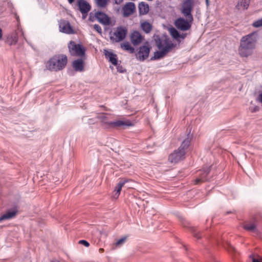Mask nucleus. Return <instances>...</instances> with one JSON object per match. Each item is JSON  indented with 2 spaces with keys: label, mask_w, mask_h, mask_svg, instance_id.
<instances>
[{
  "label": "nucleus",
  "mask_w": 262,
  "mask_h": 262,
  "mask_svg": "<svg viewBox=\"0 0 262 262\" xmlns=\"http://www.w3.org/2000/svg\"><path fill=\"white\" fill-rule=\"evenodd\" d=\"M18 30L20 31V32H21V35H22L23 38L27 41V40L24 36V33L23 30L19 28V27H18Z\"/></svg>",
  "instance_id": "39"
},
{
  "label": "nucleus",
  "mask_w": 262,
  "mask_h": 262,
  "mask_svg": "<svg viewBox=\"0 0 262 262\" xmlns=\"http://www.w3.org/2000/svg\"><path fill=\"white\" fill-rule=\"evenodd\" d=\"M117 66V69L118 72H119L121 73H122L124 72V70L123 69V68H122V67L121 66L117 64V66Z\"/></svg>",
  "instance_id": "35"
},
{
  "label": "nucleus",
  "mask_w": 262,
  "mask_h": 262,
  "mask_svg": "<svg viewBox=\"0 0 262 262\" xmlns=\"http://www.w3.org/2000/svg\"><path fill=\"white\" fill-rule=\"evenodd\" d=\"M192 21H189L186 18L180 17L174 21V25L176 28L181 31H187L191 26Z\"/></svg>",
  "instance_id": "8"
},
{
  "label": "nucleus",
  "mask_w": 262,
  "mask_h": 262,
  "mask_svg": "<svg viewBox=\"0 0 262 262\" xmlns=\"http://www.w3.org/2000/svg\"><path fill=\"white\" fill-rule=\"evenodd\" d=\"M143 37L138 31H134L130 36V40L132 43L136 46L140 44L143 40Z\"/></svg>",
  "instance_id": "15"
},
{
  "label": "nucleus",
  "mask_w": 262,
  "mask_h": 262,
  "mask_svg": "<svg viewBox=\"0 0 262 262\" xmlns=\"http://www.w3.org/2000/svg\"><path fill=\"white\" fill-rule=\"evenodd\" d=\"M52 262H58V261L55 260V261H53Z\"/></svg>",
  "instance_id": "47"
},
{
  "label": "nucleus",
  "mask_w": 262,
  "mask_h": 262,
  "mask_svg": "<svg viewBox=\"0 0 262 262\" xmlns=\"http://www.w3.org/2000/svg\"><path fill=\"white\" fill-rule=\"evenodd\" d=\"M59 27L60 31L63 33L70 34L74 32L72 27L68 21L61 20L59 23Z\"/></svg>",
  "instance_id": "14"
},
{
  "label": "nucleus",
  "mask_w": 262,
  "mask_h": 262,
  "mask_svg": "<svg viewBox=\"0 0 262 262\" xmlns=\"http://www.w3.org/2000/svg\"><path fill=\"white\" fill-rule=\"evenodd\" d=\"M115 4L120 5L122 2L123 0H113Z\"/></svg>",
  "instance_id": "40"
},
{
  "label": "nucleus",
  "mask_w": 262,
  "mask_h": 262,
  "mask_svg": "<svg viewBox=\"0 0 262 262\" xmlns=\"http://www.w3.org/2000/svg\"><path fill=\"white\" fill-rule=\"evenodd\" d=\"M126 237H123L121 238L120 239H119V240H118L115 244L116 247H121L122 245H123L125 243V242H126Z\"/></svg>",
  "instance_id": "29"
},
{
  "label": "nucleus",
  "mask_w": 262,
  "mask_h": 262,
  "mask_svg": "<svg viewBox=\"0 0 262 262\" xmlns=\"http://www.w3.org/2000/svg\"><path fill=\"white\" fill-rule=\"evenodd\" d=\"M79 243V244H82L86 247H88L90 246V244L85 240H80Z\"/></svg>",
  "instance_id": "34"
},
{
  "label": "nucleus",
  "mask_w": 262,
  "mask_h": 262,
  "mask_svg": "<svg viewBox=\"0 0 262 262\" xmlns=\"http://www.w3.org/2000/svg\"><path fill=\"white\" fill-rule=\"evenodd\" d=\"M252 262H261V261L259 260L258 259H256L255 258H253Z\"/></svg>",
  "instance_id": "43"
},
{
  "label": "nucleus",
  "mask_w": 262,
  "mask_h": 262,
  "mask_svg": "<svg viewBox=\"0 0 262 262\" xmlns=\"http://www.w3.org/2000/svg\"><path fill=\"white\" fill-rule=\"evenodd\" d=\"M4 5H7L9 8L12 7V4L9 0H6Z\"/></svg>",
  "instance_id": "37"
},
{
  "label": "nucleus",
  "mask_w": 262,
  "mask_h": 262,
  "mask_svg": "<svg viewBox=\"0 0 262 262\" xmlns=\"http://www.w3.org/2000/svg\"><path fill=\"white\" fill-rule=\"evenodd\" d=\"M73 67L76 71L81 72L83 70V62L81 59H77L73 62Z\"/></svg>",
  "instance_id": "21"
},
{
  "label": "nucleus",
  "mask_w": 262,
  "mask_h": 262,
  "mask_svg": "<svg viewBox=\"0 0 262 262\" xmlns=\"http://www.w3.org/2000/svg\"><path fill=\"white\" fill-rule=\"evenodd\" d=\"M193 3L191 0H186L182 6V13L186 18L189 21H193V16L191 14Z\"/></svg>",
  "instance_id": "6"
},
{
  "label": "nucleus",
  "mask_w": 262,
  "mask_h": 262,
  "mask_svg": "<svg viewBox=\"0 0 262 262\" xmlns=\"http://www.w3.org/2000/svg\"><path fill=\"white\" fill-rule=\"evenodd\" d=\"M105 56L108 61L114 66H117L118 59L117 55L106 50H104Z\"/></svg>",
  "instance_id": "16"
},
{
  "label": "nucleus",
  "mask_w": 262,
  "mask_h": 262,
  "mask_svg": "<svg viewBox=\"0 0 262 262\" xmlns=\"http://www.w3.org/2000/svg\"><path fill=\"white\" fill-rule=\"evenodd\" d=\"M250 0H241V3H243V9H247L249 5Z\"/></svg>",
  "instance_id": "31"
},
{
  "label": "nucleus",
  "mask_w": 262,
  "mask_h": 262,
  "mask_svg": "<svg viewBox=\"0 0 262 262\" xmlns=\"http://www.w3.org/2000/svg\"><path fill=\"white\" fill-rule=\"evenodd\" d=\"M138 9L140 15H145L149 12V5L146 3L142 2L139 4Z\"/></svg>",
  "instance_id": "19"
},
{
  "label": "nucleus",
  "mask_w": 262,
  "mask_h": 262,
  "mask_svg": "<svg viewBox=\"0 0 262 262\" xmlns=\"http://www.w3.org/2000/svg\"><path fill=\"white\" fill-rule=\"evenodd\" d=\"M94 29L98 32L99 33H102V29L101 27L99 25H94Z\"/></svg>",
  "instance_id": "33"
},
{
  "label": "nucleus",
  "mask_w": 262,
  "mask_h": 262,
  "mask_svg": "<svg viewBox=\"0 0 262 262\" xmlns=\"http://www.w3.org/2000/svg\"><path fill=\"white\" fill-rule=\"evenodd\" d=\"M193 235H194V236H195L197 238H200V236L199 235V233L198 232H195V231H194Z\"/></svg>",
  "instance_id": "41"
},
{
  "label": "nucleus",
  "mask_w": 262,
  "mask_h": 262,
  "mask_svg": "<svg viewBox=\"0 0 262 262\" xmlns=\"http://www.w3.org/2000/svg\"><path fill=\"white\" fill-rule=\"evenodd\" d=\"M95 16L97 20L104 25H109L111 24L110 18L104 13L98 11L95 14Z\"/></svg>",
  "instance_id": "13"
},
{
  "label": "nucleus",
  "mask_w": 262,
  "mask_h": 262,
  "mask_svg": "<svg viewBox=\"0 0 262 262\" xmlns=\"http://www.w3.org/2000/svg\"><path fill=\"white\" fill-rule=\"evenodd\" d=\"M169 32L171 36L175 39L178 40L179 38H184L185 36H181L178 31L174 28H171L169 29Z\"/></svg>",
  "instance_id": "24"
},
{
  "label": "nucleus",
  "mask_w": 262,
  "mask_h": 262,
  "mask_svg": "<svg viewBox=\"0 0 262 262\" xmlns=\"http://www.w3.org/2000/svg\"><path fill=\"white\" fill-rule=\"evenodd\" d=\"M109 0H95L97 6L99 8H104L106 7Z\"/></svg>",
  "instance_id": "28"
},
{
  "label": "nucleus",
  "mask_w": 262,
  "mask_h": 262,
  "mask_svg": "<svg viewBox=\"0 0 262 262\" xmlns=\"http://www.w3.org/2000/svg\"><path fill=\"white\" fill-rule=\"evenodd\" d=\"M128 182V180L127 179H124V180H121L116 186L115 187V193L113 195V198L114 199H117L118 196L120 195V192L121 191L122 187L125 185V184Z\"/></svg>",
  "instance_id": "17"
},
{
  "label": "nucleus",
  "mask_w": 262,
  "mask_h": 262,
  "mask_svg": "<svg viewBox=\"0 0 262 262\" xmlns=\"http://www.w3.org/2000/svg\"><path fill=\"white\" fill-rule=\"evenodd\" d=\"M102 119V121L108 124L110 126L112 127H119V126H129L132 125V123L129 120H117L116 121H107L106 119V116L105 115H101L100 116Z\"/></svg>",
  "instance_id": "7"
},
{
  "label": "nucleus",
  "mask_w": 262,
  "mask_h": 262,
  "mask_svg": "<svg viewBox=\"0 0 262 262\" xmlns=\"http://www.w3.org/2000/svg\"><path fill=\"white\" fill-rule=\"evenodd\" d=\"M258 39V34L253 32L243 36L240 40L238 52L242 57H247L251 55L255 48Z\"/></svg>",
  "instance_id": "1"
},
{
  "label": "nucleus",
  "mask_w": 262,
  "mask_h": 262,
  "mask_svg": "<svg viewBox=\"0 0 262 262\" xmlns=\"http://www.w3.org/2000/svg\"><path fill=\"white\" fill-rule=\"evenodd\" d=\"M253 26L255 28H259L262 26V18L255 20L253 23Z\"/></svg>",
  "instance_id": "30"
},
{
  "label": "nucleus",
  "mask_w": 262,
  "mask_h": 262,
  "mask_svg": "<svg viewBox=\"0 0 262 262\" xmlns=\"http://www.w3.org/2000/svg\"><path fill=\"white\" fill-rule=\"evenodd\" d=\"M67 61V57L64 55H55L47 62L46 67L50 71H60L65 68Z\"/></svg>",
  "instance_id": "3"
},
{
  "label": "nucleus",
  "mask_w": 262,
  "mask_h": 262,
  "mask_svg": "<svg viewBox=\"0 0 262 262\" xmlns=\"http://www.w3.org/2000/svg\"><path fill=\"white\" fill-rule=\"evenodd\" d=\"M191 137L192 135L189 132L187 138L183 141L180 147L169 156L168 160L170 163H177L185 158L186 150L189 147Z\"/></svg>",
  "instance_id": "2"
},
{
  "label": "nucleus",
  "mask_w": 262,
  "mask_h": 262,
  "mask_svg": "<svg viewBox=\"0 0 262 262\" xmlns=\"http://www.w3.org/2000/svg\"><path fill=\"white\" fill-rule=\"evenodd\" d=\"M141 27L143 31L146 33H149L152 29V25L146 21L141 23Z\"/></svg>",
  "instance_id": "25"
},
{
  "label": "nucleus",
  "mask_w": 262,
  "mask_h": 262,
  "mask_svg": "<svg viewBox=\"0 0 262 262\" xmlns=\"http://www.w3.org/2000/svg\"><path fill=\"white\" fill-rule=\"evenodd\" d=\"M210 171L209 168H204L201 171L200 178L196 179L195 180V184H198L201 181L207 180L206 177Z\"/></svg>",
  "instance_id": "20"
},
{
  "label": "nucleus",
  "mask_w": 262,
  "mask_h": 262,
  "mask_svg": "<svg viewBox=\"0 0 262 262\" xmlns=\"http://www.w3.org/2000/svg\"><path fill=\"white\" fill-rule=\"evenodd\" d=\"M70 4H72L75 0H68Z\"/></svg>",
  "instance_id": "44"
},
{
  "label": "nucleus",
  "mask_w": 262,
  "mask_h": 262,
  "mask_svg": "<svg viewBox=\"0 0 262 262\" xmlns=\"http://www.w3.org/2000/svg\"><path fill=\"white\" fill-rule=\"evenodd\" d=\"M206 3H207V5L208 4V0H206Z\"/></svg>",
  "instance_id": "46"
},
{
  "label": "nucleus",
  "mask_w": 262,
  "mask_h": 262,
  "mask_svg": "<svg viewBox=\"0 0 262 262\" xmlns=\"http://www.w3.org/2000/svg\"><path fill=\"white\" fill-rule=\"evenodd\" d=\"M249 110L251 112H257L259 110V107L256 105L251 106L250 107Z\"/></svg>",
  "instance_id": "32"
},
{
  "label": "nucleus",
  "mask_w": 262,
  "mask_h": 262,
  "mask_svg": "<svg viewBox=\"0 0 262 262\" xmlns=\"http://www.w3.org/2000/svg\"><path fill=\"white\" fill-rule=\"evenodd\" d=\"M18 41V34L16 32L9 34L7 37L6 42L10 46L15 45Z\"/></svg>",
  "instance_id": "18"
},
{
  "label": "nucleus",
  "mask_w": 262,
  "mask_h": 262,
  "mask_svg": "<svg viewBox=\"0 0 262 262\" xmlns=\"http://www.w3.org/2000/svg\"><path fill=\"white\" fill-rule=\"evenodd\" d=\"M257 100L262 103V93L258 95Z\"/></svg>",
  "instance_id": "38"
},
{
  "label": "nucleus",
  "mask_w": 262,
  "mask_h": 262,
  "mask_svg": "<svg viewBox=\"0 0 262 262\" xmlns=\"http://www.w3.org/2000/svg\"><path fill=\"white\" fill-rule=\"evenodd\" d=\"M3 37V31L2 29L0 28V40L2 39Z\"/></svg>",
  "instance_id": "42"
},
{
  "label": "nucleus",
  "mask_w": 262,
  "mask_h": 262,
  "mask_svg": "<svg viewBox=\"0 0 262 262\" xmlns=\"http://www.w3.org/2000/svg\"><path fill=\"white\" fill-rule=\"evenodd\" d=\"M99 251H100V252H103L104 251V249H103V248H100V249H99Z\"/></svg>",
  "instance_id": "45"
},
{
  "label": "nucleus",
  "mask_w": 262,
  "mask_h": 262,
  "mask_svg": "<svg viewBox=\"0 0 262 262\" xmlns=\"http://www.w3.org/2000/svg\"><path fill=\"white\" fill-rule=\"evenodd\" d=\"M78 10L82 13L83 19H85L88 13L91 10V7L90 5L85 0H78Z\"/></svg>",
  "instance_id": "10"
},
{
  "label": "nucleus",
  "mask_w": 262,
  "mask_h": 262,
  "mask_svg": "<svg viewBox=\"0 0 262 262\" xmlns=\"http://www.w3.org/2000/svg\"><path fill=\"white\" fill-rule=\"evenodd\" d=\"M121 47L123 50L128 51L130 53H133L135 52V49L128 42L122 43Z\"/></svg>",
  "instance_id": "27"
},
{
  "label": "nucleus",
  "mask_w": 262,
  "mask_h": 262,
  "mask_svg": "<svg viewBox=\"0 0 262 262\" xmlns=\"http://www.w3.org/2000/svg\"><path fill=\"white\" fill-rule=\"evenodd\" d=\"M70 53L72 55L82 57L85 54V49L80 44H76L71 41L68 46Z\"/></svg>",
  "instance_id": "4"
},
{
  "label": "nucleus",
  "mask_w": 262,
  "mask_h": 262,
  "mask_svg": "<svg viewBox=\"0 0 262 262\" xmlns=\"http://www.w3.org/2000/svg\"><path fill=\"white\" fill-rule=\"evenodd\" d=\"M159 50H167V53L171 49L173 44L166 39H159L157 43Z\"/></svg>",
  "instance_id": "11"
},
{
  "label": "nucleus",
  "mask_w": 262,
  "mask_h": 262,
  "mask_svg": "<svg viewBox=\"0 0 262 262\" xmlns=\"http://www.w3.org/2000/svg\"><path fill=\"white\" fill-rule=\"evenodd\" d=\"M150 47L148 45H143L140 47L139 51L136 54V58L140 61H144L149 56Z\"/></svg>",
  "instance_id": "9"
},
{
  "label": "nucleus",
  "mask_w": 262,
  "mask_h": 262,
  "mask_svg": "<svg viewBox=\"0 0 262 262\" xmlns=\"http://www.w3.org/2000/svg\"><path fill=\"white\" fill-rule=\"evenodd\" d=\"M243 227L246 230L253 232L257 234L259 233L256 226L253 223H246L244 225Z\"/></svg>",
  "instance_id": "23"
},
{
  "label": "nucleus",
  "mask_w": 262,
  "mask_h": 262,
  "mask_svg": "<svg viewBox=\"0 0 262 262\" xmlns=\"http://www.w3.org/2000/svg\"><path fill=\"white\" fill-rule=\"evenodd\" d=\"M127 32V29L124 27H118L115 30L111 39L115 42H119L123 40L126 37Z\"/></svg>",
  "instance_id": "5"
},
{
  "label": "nucleus",
  "mask_w": 262,
  "mask_h": 262,
  "mask_svg": "<svg viewBox=\"0 0 262 262\" xmlns=\"http://www.w3.org/2000/svg\"><path fill=\"white\" fill-rule=\"evenodd\" d=\"M16 214V211H9L4 214H3L0 217V222L4 220H10L13 218Z\"/></svg>",
  "instance_id": "22"
},
{
  "label": "nucleus",
  "mask_w": 262,
  "mask_h": 262,
  "mask_svg": "<svg viewBox=\"0 0 262 262\" xmlns=\"http://www.w3.org/2000/svg\"><path fill=\"white\" fill-rule=\"evenodd\" d=\"M136 10L135 4L133 2L127 3L122 8L123 15L128 17L134 13Z\"/></svg>",
  "instance_id": "12"
},
{
  "label": "nucleus",
  "mask_w": 262,
  "mask_h": 262,
  "mask_svg": "<svg viewBox=\"0 0 262 262\" xmlns=\"http://www.w3.org/2000/svg\"><path fill=\"white\" fill-rule=\"evenodd\" d=\"M236 8L240 9L242 8H243V3H241V0L239 1L237 4L236 6Z\"/></svg>",
  "instance_id": "36"
},
{
  "label": "nucleus",
  "mask_w": 262,
  "mask_h": 262,
  "mask_svg": "<svg viewBox=\"0 0 262 262\" xmlns=\"http://www.w3.org/2000/svg\"><path fill=\"white\" fill-rule=\"evenodd\" d=\"M167 53V50H160L155 52L154 56L151 57V60L160 59L163 57Z\"/></svg>",
  "instance_id": "26"
}]
</instances>
